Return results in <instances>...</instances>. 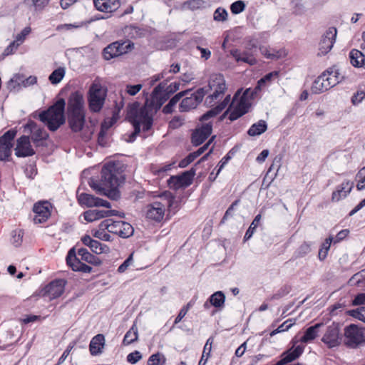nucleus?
I'll use <instances>...</instances> for the list:
<instances>
[{"instance_id":"obj_47","label":"nucleus","mask_w":365,"mask_h":365,"mask_svg":"<svg viewBox=\"0 0 365 365\" xmlns=\"http://www.w3.org/2000/svg\"><path fill=\"white\" fill-rule=\"evenodd\" d=\"M71 267L73 271H79L85 273L91 272V267L82 262L81 259L72 264Z\"/></svg>"},{"instance_id":"obj_63","label":"nucleus","mask_w":365,"mask_h":365,"mask_svg":"<svg viewBox=\"0 0 365 365\" xmlns=\"http://www.w3.org/2000/svg\"><path fill=\"white\" fill-rule=\"evenodd\" d=\"M133 253L130 254L129 255V257L123 262V264H121L118 267V272L119 273L124 272L128 269V267L131 264V263L133 262Z\"/></svg>"},{"instance_id":"obj_1","label":"nucleus","mask_w":365,"mask_h":365,"mask_svg":"<svg viewBox=\"0 0 365 365\" xmlns=\"http://www.w3.org/2000/svg\"><path fill=\"white\" fill-rule=\"evenodd\" d=\"M207 87V89L205 88L206 94L208 93L205 98V104L210 107H215L200 118L202 121L210 120L217 115L228 106L231 100L230 94L225 95L227 87L222 74H212Z\"/></svg>"},{"instance_id":"obj_48","label":"nucleus","mask_w":365,"mask_h":365,"mask_svg":"<svg viewBox=\"0 0 365 365\" xmlns=\"http://www.w3.org/2000/svg\"><path fill=\"white\" fill-rule=\"evenodd\" d=\"M357 190H361L365 188V166L362 168L356 174Z\"/></svg>"},{"instance_id":"obj_2","label":"nucleus","mask_w":365,"mask_h":365,"mask_svg":"<svg viewBox=\"0 0 365 365\" xmlns=\"http://www.w3.org/2000/svg\"><path fill=\"white\" fill-rule=\"evenodd\" d=\"M125 166L120 160H109L101 168V185L112 200H116L120 197L119 187L125 182Z\"/></svg>"},{"instance_id":"obj_13","label":"nucleus","mask_w":365,"mask_h":365,"mask_svg":"<svg viewBox=\"0 0 365 365\" xmlns=\"http://www.w3.org/2000/svg\"><path fill=\"white\" fill-rule=\"evenodd\" d=\"M107 93V87L101 86L96 78L93 82V113L99 112L103 108Z\"/></svg>"},{"instance_id":"obj_39","label":"nucleus","mask_w":365,"mask_h":365,"mask_svg":"<svg viewBox=\"0 0 365 365\" xmlns=\"http://www.w3.org/2000/svg\"><path fill=\"white\" fill-rule=\"evenodd\" d=\"M116 211L111 210L110 208H96L93 209V221L99 220L101 218H103L106 217H109L112 215H116Z\"/></svg>"},{"instance_id":"obj_36","label":"nucleus","mask_w":365,"mask_h":365,"mask_svg":"<svg viewBox=\"0 0 365 365\" xmlns=\"http://www.w3.org/2000/svg\"><path fill=\"white\" fill-rule=\"evenodd\" d=\"M189 91H181L175 94L168 102V103L163 108L165 114H170L173 111L174 106L180 101V100L187 95Z\"/></svg>"},{"instance_id":"obj_23","label":"nucleus","mask_w":365,"mask_h":365,"mask_svg":"<svg viewBox=\"0 0 365 365\" xmlns=\"http://www.w3.org/2000/svg\"><path fill=\"white\" fill-rule=\"evenodd\" d=\"M94 6L98 11L104 13H111L120 6L119 0H93Z\"/></svg>"},{"instance_id":"obj_38","label":"nucleus","mask_w":365,"mask_h":365,"mask_svg":"<svg viewBox=\"0 0 365 365\" xmlns=\"http://www.w3.org/2000/svg\"><path fill=\"white\" fill-rule=\"evenodd\" d=\"M322 325V323H317L315 325L309 327L301 338V341L307 343L314 340L317 336L318 329Z\"/></svg>"},{"instance_id":"obj_56","label":"nucleus","mask_w":365,"mask_h":365,"mask_svg":"<svg viewBox=\"0 0 365 365\" xmlns=\"http://www.w3.org/2000/svg\"><path fill=\"white\" fill-rule=\"evenodd\" d=\"M93 207H103L106 209L110 208V204L108 201L99 198V197H94L93 196Z\"/></svg>"},{"instance_id":"obj_29","label":"nucleus","mask_w":365,"mask_h":365,"mask_svg":"<svg viewBox=\"0 0 365 365\" xmlns=\"http://www.w3.org/2000/svg\"><path fill=\"white\" fill-rule=\"evenodd\" d=\"M123 99L120 102V105H116L115 110L113 112L111 118L104 119L101 125V130L108 132V129L111 128L119 118V113L121 108L123 107Z\"/></svg>"},{"instance_id":"obj_11","label":"nucleus","mask_w":365,"mask_h":365,"mask_svg":"<svg viewBox=\"0 0 365 365\" xmlns=\"http://www.w3.org/2000/svg\"><path fill=\"white\" fill-rule=\"evenodd\" d=\"M206 93L205 88H200L190 96L185 97L180 103L179 110L187 112L195 108L202 101Z\"/></svg>"},{"instance_id":"obj_35","label":"nucleus","mask_w":365,"mask_h":365,"mask_svg":"<svg viewBox=\"0 0 365 365\" xmlns=\"http://www.w3.org/2000/svg\"><path fill=\"white\" fill-rule=\"evenodd\" d=\"M138 339V331L135 324H133L130 329L125 333L123 341V346H128L136 341Z\"/></svg>"},{"instance_id":"obj_53","label":"nucleus","mask_w":365,"mask_h":365,"mask_svg":"<svg viewBox=\"0 0 365 365\" xmlns=\"http://www.w3.org/2000/svg\"><path fill=\"white\" fill-rule=\"evenodd\" d=\"M24 232L21 230H15L12 232L11 243L15 247H19L22 242Z\"/></svg>"},{"instance_id":"obj_7","label":"nucleus","mask_w":365,"mask_h":365,"mask_svg":"<svg viewBox=\"0 0 365 365\" xmlns=\"http://www.w3.org/2000/svg\"><path fill=\"white\" fill-rule=\"evenodd\" d=\"M344 344L355 349L365 344V328L351 324L344 328Z\"/></svg>"},{"instance_id":"obj_34","label":"nucleus","mask_w":365,"mask_h":365,"mask_svg":"<svg viewBox=\"0 0 365 365\" xmlns=\"http://www.w3.org/2000/svg\"><path fill=\"white\" fill-rule=\"evenodd\" d=\"M351 64L354 67H362L364 65L365 56L357 49H352L349 53Z\"/></svg>"},{"instance_id":"obj_16","label":"nucleus","mask_w":365,"mask_h":365,"mask_svg":"<svg viewBox=\"0 0 365 365\" xmlns=\"http://www.w3.org/2000/svg\"><path fill=\"white\" fill-rule=\"evenodd\" d=\"M337 34V30L335 27H329L322 35L319 43L318 55L324 56L327 54L332 48Z\"/></svg>"},{"instance_id":"obj_55","label":"nucleus","mask_w":365,"mask_h":365,"mask_svg":"<svg viewBox=\"0 0 365 365\" xmlns=\"http://www.w3.org/2000/svg\"><path fill=\"white\" fill-rule=\"evenodd\" d=\"M80 259L78 257H76V249L75 247H73L71 248L68 252V255H67V257H66V262H67V264L71 267L72 264H73L74 262H76L77 261H78Z\"/></svg>"},{"instance_id":"obj_60","label":"nucleus","mask_w":365,"mask_h":365,"mask_svg":"<svg viewBox=\"0 0 365 365\" xmlns=\"http://www.w3.org/2000/svg\"><path fill=\"white\" fill-rule=\"evenodd\" d=\"M141 84L127 85L125 88V93L129 94L130 96H135L141 90Z\"/></svg>"},{"instance_id":"obj_51","label":"nucleus","mask_w":365,"mask_h":365,"mask_svg":"<svg viewBox=\"0 0 365 365\" xmlns=\"http://www.w3.org/2000/svg\"><path fill=\"white\" fill-rule=\"evenodd\" d=\"M109 233L110 232L107 231V229H102L101 222L99 225V230H97L93 235L94 237L98 238L99 240L104 241H110V235H109Z\"/></svg>"},{"instance_id":"obj_62","label":"nucleus","mask_w":365,"mask_h":365,"mask_svg":"<svg viewBox=\"0 0 365 365\" xmlns=\"http://www.w3.org/2000/svg\"><path fill=\"white\" fill-rule=\"evenodd\" d=\"M204 1L202 0H189L185 3L192 10L200 9L202 6Z\"/></svg>"},{"instance_id":"obj_49","label":"nucleus","mask_w":365,"mask_h":365,"mask_svg":"<svg viewBox=\"0 0 365 365\" xmlns=\"http://www.w3.org/2000/svg\"><path fill=\"white\" fill-rule=\"evenodd\" d=\"M227 12L225 9L219 7L215 11L213 18L217 21H225L227 19Z\"/></svg>"},{"instance_id":"obj_64","label":"nucleus","mask_w":365,"mask_h":365,"mask_svg":"<svg viewBox=\"0 0 365 365\" xmlns=\"http://www.w3.org/2000/svg\"><path fill=\"white\" fill-rule=\"evenodd\" d=\"M354 314L353 316L358 319L360 321L365 322V307H361L358 308L356 310L354 311Z\"/></svg>"},{"instance_id":"obj_54","label":"nucleus","mask_w":365,"mask_h":365,"mask_svg":"<svg viewBox=\"0 0 365 365\" xmlns=\"http://www.w3.org/2000/svg\"><path fill=\"white\" fill-rule=\"evenodd\" d=\"M98 144L101 147H107L109 144L107 132L101 130L98 136Z\"/></svg>"},{"instance_id":"obj_8","label":"nucleus","mask_w":365,"mask_h":365,"mask_svg":"<svg viewBox=\"0 0 365 365\" xmlns=\"http://www.w3.org/2000/svg\"><path fill=\"white\" fill-rule=\"evenodd\" d=\"M102 229H107L110 233L115 234L123 238H127L133 234L132 225L125 221H115L113 219H106L101 222Z\"/></svg>"},{"instance_id":"obj_10","label":"nucleus","mask_w":365,"mask_h":365,"mask_svg":"<svg viewBox=\"0 0 365 365\" xmlns=\"http://www.w3.org/2000/svg\"><path fill=\"white\" fill-rule=\"evenodd\" d=\"M91 171L89 168L85 169L81 174V183L77 190V197L78 202L81 205L91 207V195L86 192L89 191L87 187H91V177L90 176Z\"/></svg>"},{"instance_id":"obj_50","label":"nucleus","mask_w":365,"mask_h":365,"mask_svg":"<svg viewBox=\"0 0 365 365\" xmlns=\"http://www.w3.org/2000/svg\"><path fill=\"white\" fill-rule=\"evenodd\" d=\"M245 9V4L241 0H238L232 3L230 6L231 12L233 14H238L242 12Z\"/></svg>"},{"instance_id":"obj_33","label":"nucleus","mask_w":365,"mask_h":365,"mask_svg":"<svg viewBox=\"0 0 365 365\" xmlns=\"http://www.w3.org/2000/svg\"><path fill=\"white\" fill-rule=\"evenodd\" d=\"M106 346L105 336L98 334L93 337V356L98 355L103 352Z\"/></svg>"},{"instance_id":"obj_52","label":"nucleus","mask_w":365,"mask_h":365,"mask_svg":"<svg viewBox=\"0 0 365 365\" xmlns=\"http://www.w3.org/2000/svg\"><path fill=\"white\" fill-rule=\"evenodd\" d=\"M240 200L237 199L231 204V205L227 208L224 216L222 217L220 221V224H224L226 220H227L230 217H232L235 207L237 206L240 203Z\"/></svg>"},{"instance_id":"obj_37","label":"nucleus","mask_w":365,"mask_h":365,"mask_svg":"<svg viewBox=\"0 0 365 365\" xmlns=\"http://www.w3.org/2000/svg\"><path fill=\"white\" fill-rule=\"evenodd\" d=\"M267 129V125L263 120H259L257 123L251 125L247 131L250 136L259 135L264 133Z\"/></svg>"},{"instance_id":"obj_26","label":"nucleus","mask_w":365,"mask_h":365,"mask_svg":"<svg viewBox=\"0 0 365 365\" xmlns=\"http://www.w3.org/2000/svg\"><path fill=\"white\" fill-rule=\"evenodd\" d=\"M225 296L221 291L213 293L204 304L205 309H209L210 306H213L216 309L220 310L225 307Z\"/></svg>"},{"instance_id":"obj_43","label":"nucleus","mask_w":365,"mask_h":365,"mask_svg":"<svg viewBox=\"0 0 365 365\" xmlns=\"http://www.w3.org/2000/svg\"><path fill=\"white\" fill-rule=\"evenodd\" d=\"M261 220V215L258 214L255 216L253 221L252 222L251 225H250L248 230L245 232V235L244 236V240H248L254 234L255 230L257 227L259 222Z\"/></svg>"},{"instance_id":"obj_61","label":"nucleus","mask_w":365,"mask_h":365,"mask_svg":"<svg viewBox=\"0 0 365 365\" xmlns=\"http://www.w3.org/2000/svg\"><path fill=\"white\" fill-rule=\"evenodd\" d=\"M24 76L22 75H20V74H16L14 76L13 78H11L9 83H8V86L10 88V87H12L13 88H15V85L14 84H16L17 86H20L21 84H22V81H24Z\"/></svg>"},{"instance_id":"obj_15","label":"nucleus","mask_w":365,"mask_h":365,"mask_svg":"<svg viewBox=\"0 0 365 365\" xmlns=\"http://www.w3.org/2000/svg\"><path fill=\"white\" fill-rule=\"evenodd\" d=\"M202 125L197 128L192 133L191 142L194 146L201 145L211 134L212 123L209 120H200Z\"/></svg>"},{"instance_id":"obj_45","label":"nucleus","mask_w":365,"mask_h":365,"mask_svg":"<svg viewBox=\"0 0 365 365\" xmlns=\"http://www.w3.org/2000/svg\"><path fill=\"white\" fill-rule=\"evenodd\" d=\"M166 361V359L163 354L158 352L152 354L147 362V365H160L164 364Z\"/></svg>"},{"instance_id":"obj_57","label":"nucleus","mask_w":365,"mask_h":365,"mask_svg":"<svg viewBox=\"0 0 365 365\" xmlns=\"http://www.w3.org/2000/svg\"><path fill=\"white\" fill-rule=\"evenodd\" d=\"M281 162H282V157L281 156H276L273 161L272 165L268 169L267 174L270 173L273 170H276V173H274V176L277 175V173L281 167Z\"/></svg>"},{"instance_id":"obj_21","label":"nucleus","mask_w":365,"mask_h":365,"mask_svg":"<svg viewBox=\"0 0 365 365\" xmlns=\"http://www.w3.org/2000/svg\"><path fill=\"white\" fill-rule=\"evenodd\" d=\"M165 207L160 202H154L147 206L146 217L149 220L160 222L164 217Z\"/></svg>"},{"instance_id":"obj_27","label":"nucleus","mask_w":365,"mask_h":365,"mask_svg":"<svg viewBox=\"0 0 365 365\" xmlns=\"http://www.w3.org/2000/svg\"><path fill=\"white\" fill-rule=\"evenodd\" d=\"M332 88L330 82L323 72L313 83L311 91L314 93H321Z\"/></svg>"},{"instance_id":"obj_42","label":"nucleus","mask_w":365,"mask_h":365,"mask_svg":"<svg viewBox=\"0 0 365 365\" xmlns=\"http://www.w3.org/2000/svg\"><path fill=\"white\" fill-rule=\"evenodd\" d=\"M311 244L307 242H304L294 252L296 258H302L311 252Z\"/></svg>"},{"instance_id":"obj_30","label":"nucleus","mask_w":365,"mask_h":365,"mask_svg":"<svg viewBox=\"0 0 365 365\" xmlns=\"http://www.w3.org/2000/svg\"><path fill=\"white\" fill-rule=\"evenodd\" d=\"M259 49L264 57L271 60H277L287 56V53L284 49L276 50L267 46H262Z\"/></svg>"},{"instance_id":"obj_5","label":"nucleus","mask_w":365,"mask_h":365,"mask_svg":"<svg viewBox=\"0 0 365 365\" xmlns=\"http://www.w3.org/2000/svg\"><path fill=\"white\" fill-rule=\"evenodd\" d=\"M66 101L59 98L53 105L47 110H43L39 114V120L42 121L51 131H56L61 125L65 123Z\"/></svg>"},{"instance_id":"obj_58","label":"nucleus","mask_w":365,"mask_h":365,"mask_svg":"<svg viewBox=\"0 0 365 365\" xmlns=\"http://www.w3.org/2000/svg\"><path fill=\"white\" fill-rule=\"evenodd\" d=\"M78 255L81 257V260L91 263V254L86 248L79 249Z\"/></svg>"},{"instance_id":"obj_46","label":"nucleus","mask_w":365,"mask_h":365,"mask_svg":"<svg viewBox=\"0 0 365 365\" xmlns=\"http://www.w3.org/2000/svg\"><path fill=\"white\" fill-rule=\"evenodd\" d=\"M109 251V247L98 240H93V253L97 255L107 253Z\"/></svg>"},{"instance_id":"obj_9","label":"nucleus","mask_w":365,"mask_h":365,"mask_svg":"<svg viewBox=\"0 0 365 365\" xmlns=\"http://www.w3.org/2000/svg\"><path fill=\"white\" fill-rule=\"evenodd\" d=\"M134 43L129 40L117 41L108 45L103 51V56L106 60L120 56L131 51Z\"/></svg>"},{"instance_id":"obj_6","label":"nucleus","mask_w":365,"mask_h":365,"mask_svg":"<svg viewBox=\"0 0 365 365\" xmlns=\"http://www.w3.org/2000/svg\"><path fill=\"white\" fill-rule=\"evenodd\" d=\"M126 118L134 128L133 132L127 140L128 143H133L135 140L137 135L140 133L141 127L143 132H147L151 129L153 123V120L150 118L145 117L143 115H141L137 113L135 106L128 107Z\"/></svg>"},{"instance_id":"obj_4","label":"nucleus","mask_w":365,"mask_h":365,"mask_svg":"<svg viewBox=\"0 0 365 365\" xmlns=\"http://www.w3.org/2000/svg\"><path fill=\"white\" fill-rule=\"evenodd\" d=\"M66 115L69 127L73 132L81 131L86 123V108L83 93L71 92L67 99Z\"/></svg>"},{"instance_id":"obj_19","label":"nucleus","mask_w":365,"mask_h":365,"mask_svg":"<svg viewBox=\"0 0 365 365\" xmlns=\"http://www.w3.org/2000/svg\"><path fill=\"white\" fill-rule=\"evenodd\" d=\"M35 151L32 148L29 136L22 135L17 140L16 147L15 148V155L17 157L25 158L32 156Z\"/></svg>"},{"instance_id":"obj_44","label":"nucleus","mask_w":365,"mask_h":365,"mask_svg":"<svg viewBox=\"0 0 365 365\" xmlns=\"http://www.w3.org/2000/svg\"><path fill=\"white\" fill-rule=\"evenodd\" d=\"M192 303L190 302H188L187 304L184 305L181 309L180 310L178 316L175 317V320H174V322H173V324L171 327V329H173L175 326L179 323L180 322L182 319L185 317V315L187 314L188 311L190 310V309L192 307Z\"/></svg>"},{"instance_id":"obj_28","label":"nucleus","mask_w":365,"mask_h":365,"mask_svg":"<svg viewBox=\"0 0 365 365\" xmlns=\"http://www.w3.org/2000/svg\"><path fill=\"white\" fill-rule=\"evenodd\" d=\"M230 54L237 62H245L250 66H253L257 63V60L255 56L247 51L242 52L240 50L236 48L231 50Z\"/></svg>"},{"instance_id":"obj_22","label":"nucleus","mask_w":365,"mask_h":365,"mask_svg":"<svg viewBox=\"0 0 365 365\" xmlns=\"http://www.w3.org/2000/svg\"><path fill=\"white\" fill-rule=\"evenodd\" d=\"M36 215L34 218L35 224H40L45 222L50 216L48 204L47 202L36 203L33 208Z\"/></svg>"},{"instance_id":"obj_24","label":"nucleus","mask_w":365,"mask_h":365,"mask_svg":"<svg viewBox=\"0 0 365 365\" xmlns=\"http://www.w3.org/2000/svg\"><path fill=\"white\" fill-rule=\"evenodd\" d=\"M353 182L349 180H344L341 185L336 187L335 191L331 194V201L339 202L340 200L345 198L351 191Z\"/></svg>"},{"instance_id":"obj_18","label":"nucleus","mask_w":365,"mask_h":365,"mask_svg":"<svg viewBox=\"0 0 365 365\" xmlns=\"http://www.w3.org/2000/svg\"><path fill=\"white\" fill-rule=\"evenodd\" d=\"M250 92V89H246L242 95L240 96L239 102L236 106L232 109L229 115V119L231 121H234L243 115L246 114L250 106V103L248 101L247 96Z\"/></svg>"},{"instance_id":"obj_12","label":"nucleus","mask_w":365,"mask_h":365,"mask_svg":"<svg viewBox=\"0 0 365 365\" xmlns=\"http://www.w3.org/2000/svg\"><path fill=\"white\" fill-rule=\"evenodd\" d=\"M322 341L324 343L328 348H334L339 346L341 341L340 334L339 324L332 322L327 327V329L322 338Z\"/></svg>"},{"instance_id":"obj_31","label":"nucleus","mask_w":365,"mask_h":365,"mask_svg":"<svg viewBox=\"0 0 365 365\" xmlns=\"http://www.w3.org/2000/svg\"><path fill=\"white\" fill-rule=\"evenodd\" d=\"M324 74H326L327 78L332 87L337 85L344 78V76L336 66H332L326 70Z\"/></svg>"},{"instance_id":"obj_59","label":"nucleus","mask_w":365,"mask_h":365,"mask_svg":"<svg viewBox=\"0 0 365 365\" xmlns=\"http://www.w3.org/2000/svg\"><path fill=\"white\" fill-rule=\"evenodd\" d=\"M141 358H142V355L140 353V351H135L133 352L130 353L127 356V361L129 363L134 364L137 363L138 361H140L141 359Z\"/></svg>"},{"instance_id":"obj_14","label":"nucleus","mask_w":365,"mask_h":365,"mask_svg":"<svg viewBox=\"0 0 365 365\" xmlns=\"http://www.w3.org/2000/svg\"><path fill=\"white\" fill-rule=\"evenodd\" d=\"M195 170L192 168L190 170L183 172L181 175L171 176L168 180L169 187L174 190L185 187L192 183Z\"/></svg>"},{"instance_id":"obj_41","label":"nucleus","mask_w":365,"mask_h":365,"mask_svg":"<svg viewBox=\"0 0 365 365\" xmlns=\"http://www.w3.org/2000/svg\"><path fill=\"white\" fill-rule=\"evenodd\" d=\"M66 73L65 68L63 67H59L55 69L48 76V80L53 84H58L61 81Z\"/></svg>"},{"instance_id":"obj_3","label":"nucleus","mask_w":365,"mask_h":365,"mask_svg":"<svg viewBox=\"0 0 365 365\" xmlns=\"http://www.w3.org/2000/svg\"><path fill=\"white\" fill-rule=\"evenodd\" d=\"M166 83H159L153 91L150 98L146 99L145 105L140 107L138 102H135L128 106V107L135 106L137 113L141 115L150 118L153 120L154 114L161 108L170 97V94L178 89V84H174V89L168 91L169 88L165 89Z\"/></svg>"},{"instance_id":"obj_32","label":"nucleus","mask_w":365,"mask_h":365,"mask_svg":"<svg viewBox=\"0 0 365 365\" xmlns=\"http://www.w3.org/2000/svg\"><path fill=\"white\" fill-rule=\"evenodd\" d=\"M30 128L32 133V140L34 143H38L48 137V134L43 128H38L34 122H31L27 125Z\"/></svg>"},{"instance_id":"obj_25","label":"nucleus","mask_w":365,"mask_h":365,"mask_svg":"<svg viewBox=\"0 0 365 365\" xmlns=\"http://www.w3.org/2000/svg\"><path fill=\"white\" fill-rule=\"evenodd\" d=\"M304 349L301 346H297L293 350L284 351L282 354V359L278 361L275 365H285L298 359L303 353Z\"/></svg>"},{"instance_id":"obj_17","label":"nucleus","mask_w":365,"mask_h":365,"mask_svg":"<svg viewBox=\"0 0 365 365\" xmlns=\"http://www.w3.org/2000/svg\"><path fill=\"white\" fill-rule=\"evenodd\" d=\"M16 131L9 130L0 137V160H6L11 155L12 143Z\"/></svg>"},{"instance_id":"obj_20","label":"nucleus","mask_w":365,"mask_h":365,"mask_svg":"<svg viewBox=\"0 0 365 365\" xmlns=\"http://www.w3.org/2000/svg\"><path fill=\"white\" fill-rule=\"evenodd\" d=\"M65 284L64 279L53 280L45 287L43 295H47L51 299L59 297L64 292Z\"/></svg>"},{"instance_id":"obj_40","label":"nucleus","mask_w":365,"mask_h":365,"mask_svg":"<svg viewBox=\"0 0 365 365\" xmlns=\"http://www.w3.org/2000/svg\"><path fill=\"white\" fill-rule=\"evenodd\" d=\"M332 241V237H329L326 238L324 242L322 244L318 253L319 260L323 261L327 258Z\"/></svg>"}]
</instances>
